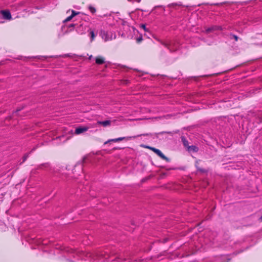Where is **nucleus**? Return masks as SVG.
I'll return each instance as SVG.
<instances>
[{
  "instance_id": "nucleus-10",
  "label": "nucleus",
  "mask_w": 262,
  "mask_h": 262,
  "mask_svg": "<svg viewBox=\"0 0 262 262\" xmlns=\"http://www.w3.org/2000/svg\"><path fill=\"white\" fill-rule=\"evenodd\" d=\"M97 124L99 125H102L103 126H107L111 124V121L110 120H105L103 121H99L97 122Z\"/></svg>"
},
{
  "instance_id": "nucleus-9",
  "label": "nucleus",
  "mask_w": 262,
  "mask_h": 262,
  "mask_svg": "<svg viewBox=\"0 0 262 262\" xmlns=\"http://www.w3.org/2000/svg\"><path fill=\"white\" fill-rule=\"evenodd\" d=\"M161 44H162L164 46H165L166 48L168 49L170 51H174L176 49H173L171 47V43H167L163 41H161Z\"/></svg>"
},
{
  "instance_id": "nucleus-24",
  "label": "nucleus",
  "mask_w": 262,
  "mask_h": 262,
  "mask_svg": "<svg viewBox=\"0 0 262 262\" xmlns=\"http://www.w3.org/2000/svg\"><path fill=\"white\" fill-rule=\"evenodd\" d=\"M259 220H260V221H262V216L259 218Z\"/></svg>"
},
{
  "instance_id": "nucleus-15",
  "label": "nucleus",
  "mask_w": 262,
  "mask_h": 262,
  "mask_svg": "<svg viewBox=\"0 0 262 262\" xmlns=\"http://www.w3.org/2000/svg\"><path fill=\"white\" fill-rule=\"evenodd\" d=\"M88 8L89 10L91 11V12L93 14H94L96 11L95 8H94L93 6L91 5L89 6Z\"/></svg>"
},
{
  "instance_id": "nucleus-13",
  "label": "nucleus",
  "mask_w": 262,
  "mask_h": 262,
  "mask_svg": "<svg viewBox=\"0 0 262 262\" xmlns=\"http://www.w3.org/2000/svg\"><path fill=\"white\" fill-rule=\"evenodd\" d=\"M88 31L89 32V36L91 37V41H92L93 40H94L95 36H96L95 32H94V30H93L92 29H89Z\"/></svg>"
},
{
  "instance_id": "nucleus-20",
  "label": "nucleus",
  "mask_w": 262,
  "mask_h": 262,
  "mask_svg": "<svg viewBox=\"0 0 262 262\" xmlns=\"http://www.w3.org/2000/svg\"><path fill=\"white\" fill-rule=\"evenodd\" d=\"M196 167H197L198 170L200 171H201V172H204L205 171V170H204L203 169L199 168L197 166H196Z\"/></svg>"
},
{
  "instance_id": "nucleus-3",
  "label": "nucleus",
  "mask_w": 262,
  "mask_h": 262,
  "mask_svg": "<svg viewBox=\"0 0 262 262\" xmlns=\"http://www.w3.org/2000/svg\"><path fill=\"white\" fill-rule=\"evenodd\" d=\"M4 19L6 20H11L12 19L11 14L8 10H1L0 12Z\"/></svg>"
},
{
  "instance_id": "nucleus-5",
  "label": "nucleus",
  "mask_w": 262,
  "mask_h": 262,
  "mask_svg": "<svg viewBox=\"0 0 262 262\" xmlns=\"http://www.w3.org/2000/svg\"><path fill=\"white\" fill-rule=\"evenodd\" d=\"M222 28L220 26H214L210 28H208L205 30V32L207 33L213 32L216 30H221Z\"/></svg>"
},
{
  "instance_id": "nucleus-4",
  "label": "nucleus",
  "mask_w": 262,
  "mask_h": 262,
  "mask_svg": "<svg viewBox=\"0 0 262 262\" xmlns=\"http://www.w3.org/2000/svg\"><path fill=\"white\" fill-rule=\"evenodd\" d=\"M89 127L86 126H81L77 127L75 130V133L77 135H79L87 131Z\"/></svg>"
},
{
  "instance_id": "nucleus-22",
  "label": "nucleus",
  "mask_w": 262,
  "mask_h": 262,
  "mask_svg": "<svg viewBox=\"0 0 262 262\" xmlns=\"http://www.w3.org/2000/svg\"><path fill=\"white\" fill-rule=\"evenodd\" d=\"M74 26H75V24H71V25L69 26V27H74Z\"/></svg>"
},
{
  "instance_id": "nucleus-19",
  "label": "nucleus",
  "mask_w": 262,
  "mask_h": 262,
  "mask_svg": "<svg viewBox=\"0 0 262 262\" xmlns=\"http://www.w3.org/2000/svg\"><path fill=\"white\" fill-rule=\"evenodd\" d=\"M129 2L134 3V2H137L140 3L141 2V0H127Z\"/></svg>"
},
{
  "instance_id": "nucleus-12",
  "label": "nucleus",
  "mask_w": 262,
  "mask_h": 262,
  "mask_svg": "<svg viewBox=\"0 0 262 262\" xmlns=\"http://www.w3.org/2000/svg\"><path fill=\"white\" fill-rule=\"evenodd\" d=\"M88 256L89 257H92V258H94V257H105V255H104L103 253L101 254H88ZM105 258H107V257H105Z\"/></svg>"
},
{
  "instance_id": "nucleus-7",
  "label": "nucleus",
  "mask_w": 262,
  "mask_h": 262,
  "mask_svg": "<svg viewBox=\"0 0 262 262\" xmlns=\"http://www.w3.org/2000/svg\"><path fill=\"white\" fill-rule=\"evenodd\" d=\"M71 12H72V14H71V15H70L67 18H66L63 21V23H66V22L70 21L75 15H77V14L80 13V12H76L74 10H72Z\"/></svg>"
},
{
  "instance_id": "nucleus-2",
  "label": "nucleus",
  "mask_w": 262,
  "mask_h": 262,
  "mask_svg": "<svg viewBox=\"0 0 262 262\" xmlns=\"http://www.w3.org/2000/svg\"><path fill=\"white\" fill-rule=\"evenodd\" d=\"M153 151L155 152L157 155H158L162 159L169 162V159L167 158L159 149H156L154 147H149Z\"/></svg>"
},
{
  "instance_id": "nucleus-16",
  "label": "nucleus",
  "mask_w": 262,
  "mask_h": 262,
  "mask_svg": "<svg viewBox=\"0 0 262 262\" xmlns=\"http://www.w3.org/2000/svg\"><path fill=\"white\" fill-rule=\"evenodd\" d=\"M230 38H234L235 41H237V40H238V37L236 35H234V34H231Z\"/></svg>"
},
{
  "instance_id": "nucleus-17",
  "label": "nucleus",
  "mask_w": 262,
  "mask_h": 262,
  "mask_svg": "<svg viewBox=\"0 0 262 262\" xmlns=\"http://www.w3.org/2000/svg\"><path fill=\"white\" fill-rule=\"evenodd\" d=\"M190 148H191L192 150H193L194 151H198V148L195 146H190L189 147Z\"/></svg>"
},
{
  "instance_id": "nucleus-8",
  "label": "nucleus",
  "mask_w": 262,
  "mask_h": 262,
  "mask_svg": "<svg viewBox=\"0 0 262 262\" xmlns=\"http://www.w3.org/2000/svg\"><path fill=\"white\" fill-rule=\"evenodd\" d=\"M86 30V28L84 27L82 25H80L77 27L76 28V31L79 34H83L85 33V31Z\"/></svg>"
},
{
  "instance_id": "nucleus-21",
  "label": "nucleus",
  "mask_w": 262,
  "mask_h": 262,
  "mask_svg": "<svg viewBox=\"0 0 262 262\" xmlns=\"http://www.w3.org/2000/svg\"><path fill=\"white\" fill-rule=\"evenodd\" d=\"M28 155H25V156L24 157V158H23V159H23V162H24L25 161H26V159H27V158H28Z\"/></svg>"
},
{
  "instance_id": "nucleus-1",
  "label": "nucleus",
  "mask_w": 262,
  "mask_h": 262,
  "mask_svg": "<svg viewBox=\"0 0 262 262\" xmlns=\"http://www.w3.org/2000/svg\"><path fill=\"white\" fill-rule=\"evenodd\" d=\"M100 35L105 41L111 40L116 37L115 33L102 30L100 31Z\"/></svg>"
},
{
  "instance_id": "nucleus-25",
  "label": "nucleus",
  "mask_w": 262,
  "mask_h": 262,
  "mask_svg": "<svg viewBox=\"0 0 262 262\" xmlns=\"http://www.w3.org/2000/svg\"><path fill=\"white\" fill-rule=\"evenodd\" d=\"M92 55H91V56L89 57V58H90V59H91V58H92Z\"/></svg>"
},
{
  "instance_id": "nucleus-14",
  "label": "nucleus",
  "mask_w": 262,
  "mask_h": 262,
  "mask_svg": "<svg viewBox=\"0 0 262 262\" xmlns=\"http://www.w3.org/2000/svg\"><path fill=\"white\" fill-rule=\"evenodd\" d=\"M50 165L49 163H43L37 166L38 169H44L46 168H48L49 167Z\"/></svg>"
},
{
  "instance_id": "nucleus-18",
  "label": "nucleus",
  "mask_w": 262,
  "mask_h": 262,
  "mask_svg": "<svg viewBox=\"0 0 262 262\" xmlns=\"http://www.w3.org/2000/svg\"><path fill=\"white\" fill-rule=\"evenodd\" d=\"M141 28H142L144 31H147V29L146 28V26L144 24H142L140 26Z\"/></svg>"
},
{
  "instance_id": "nucleus-6",
  "label": "nucleus",
  "mask_w": 262,
  "mask_h": 262,
  "mask_svg": "<svg viewBox=\"0 0 262 262\" xmlns=\"http://www.w3.org/2000/svg\"><path fill=\"white\" fill-rule=\"evenodd\" d=\"M129 138H130V137H119V138H116V139H110V140H108L107 141H106V142H105L104 144H106L108 143L111 142H116L122 141L124 139H128Z\"/></svg>"
},
{
  "instance_id": "nucleus-26",
  "label": "nucleus",
  "mask_w": 262,
  "mask_h": 262,
  "mask_svg": "<svg viewBox=\"0 0 262 262\" xmlns=\"http://www.w3.org/2000/svg\"><path fill=\"white\" fill-rule=\"evenodd\" d=\"M42 244L45 245V244H46V243H45V242H43V243H42Z\"/></svg>"
},
{
  "instance_id": "nucleus-23",
  "label": "nucleus",
  "mask_w": 262,
  "mask_h": 262,
  "mask_svg": "<svg viewBox=\"0 0 262 262\" xmlns=\"http://www.w3.org/2000/svg\"><path fill=\"white\" fill-rule=\"evenodd\" d=\"M118 259H120V258H117V259H115L113 260V261H115L117 260Z\"/></svg>"
},
{
  "instance_id": "nucleus-11",
  "label": "nucleus",
  "mask_w": 262,
  "mask_h": 262,
  "mask_svg": "<svg viewBox=\"0 0 262 262\" xmlns=\"http://www.w3.org/2000/svg\"><path fill=\"white\" fill-rule=\"evenodd\" d=\"M96 63L98 64H101L104 63V59L102 57H97L96 58Z\"/></svg>"
}]
</instances>
